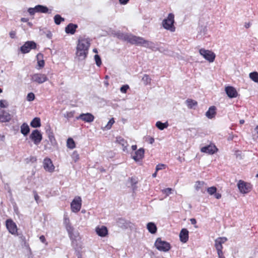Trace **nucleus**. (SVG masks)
Listing matches in <instances>:
<instances>
[{
  "instance_id": "nucleus-55",
  "label": "nucleus",
  "mask_w": 258,
  "mask_h": 258,
  "mask_svg": "<svg viewBox=\"0 0 258 258\" xmlns=\"http://www.w3.org/2000/svg\"><path fill=\"white\" fill-rule=\"evenodd\" d=\"M214 197L217 199H219L221 198V194L220 193L215 192L214 194Z\"/></svg>"
},
{
  "instance_id": "nucleus-16",
  "label": "nucleus",
  "mask_w": 258,
  "mask_h": 258,
  "mask_svg": "<svg viewBox=\"0 0 258 258\" xmlns=\"http://www.w3.org/2000/svg\"><path fill=\"white\" fill-rule=\"evenodd\" d=\"M43 167L45 170L51 172L54 171V166L49 158H45L43 161Z\"/></svg>"
},
{
  "instance_id": "nucleus-9",
  "label": "nucleus",
  "mask_w": 258,
  "mask_h": 258,
  "mask_svg": "<svg viewBox=\"0 0 258 258\" xmlns=\"http://www.w3.org/2000/svg\"><path fill=\"white\" fill-rule=\"evenodd\" d=\"M238 188L241 193L247 194L251 189V185L243 180H240L237 184Z\"/></svg>"
},
{
  "instance_id": "nucleus-6",
  "label": "nucleus",
  "mask_w": 258,
  "mask_h": 258,
  "mask_svg": "<svg viewBox=\"0 0 258 258\" xmlns=\"http://www.w3.org/2000/svg\"><path fill=\"white\" fill-rule=\"evenodd\" d=\"M30 77L32 82L39 84H42L48 80L46 75L44 74L35 73L31 75Z\"/></svg>"
},
{
  "instance_id": "nucleus-48",
  "label": "nucleus",
  "mask_w": 258,
  "mask_h": 258,
  "mask_svg": "<svg viewBox=\"0 0 258 258\" xmlns=\"http://www.w3.org/2000/svg\"><path fill=\"white\" fill-rule=\"evenodd\" d=\"M28 12L30 15H33L35 13H36V10L35 9V7L30 8L28 9Z\"/></svg>"
},
{
  "instance_id": "nucleus-38",
  "label": "nucleus",
  "mask_w": 258,
  "mask_h": 258,
  "mask_svg": "<svg viewBox=\"0 0 258 258\" xmlns=\"http://www.w3.org/2000/svg\"><path fill=\"white\" fill-rule=\"evenodd\" d=\"M94 59L95 60V62L96 65L98 67H100L102 64V61L99 55L96 54L94 56Z\"/></svg>"
},
{
  "instance_id": "nucleus-27",
  "label": "nucleus",
  "mask_w": 258,
  "mask_h": 258,
  "mask_svg": "<svg viewBox=\"0 0 258 258\" xmlns=\"http://www.w3.org/2000/svg\"><path fill=\"white\" fill-rule=\"evenodd\" d=\"M35 9L36 10V12L37 13H50V12H48V9L46 6H44L42 5H37L35 7Z\"/></svg>"
},
{
  "instance_id": "nucleus-22",
  "label": "nucleus",
  "mask_w": 258,
  "mask_h": 258,
  "mask_svg": "<svg viewBox=\"0 0 258 258\" xmlns=\"http://www.w3.org/2000/svg\"><path fill=\"white\" fill-rule=\"evenodd\" d=\"M78 28V25L73 23H70L65 28V31L68 34H74L76 29Z\"/></svg>"
},
{
  "instance_id": "nucleus-14",
  "label": "nucleus",
  "mask_w": 258,
  "mask_h": 258,
  "mask_svg": "<svg viewBox=\"0 0 258 258\" xmlns=\"http://www.w3.org/2000/svg\"><path fill=\"white\" fill-rule=\"evenodd\" d=\"M46 133L49 139V141L50 142L51 145L52 146H55L57 145V142L55 140L54 136L53 135V132L50 126L48 125L46 128Z\"/></svg>"
},
{
  "instance_id": "nucleus-52",
  "label": "nucleus",
  "mask_w": 258,
  "mask_h": 258,
  "mask_svg": "<svg viewBox=\"0 0 258 258\" xmlns=\"http://www.w3.org/2000/svg\"><path fill=\"white\" fill-rule=\"evenodd\" d=\"M39 239H40V240L42 243H45L46 244H47V243L46 242V239H45V236L44 235L40 236L39 237Z\"/></svg>"
},
{
  "instance_id": "nucleus-24",
  "label": "nucleus",
  "mask_w": 258,
  "mask_h": 258,
  "mask_svg": "<svg viewBox=\"0 0 258 258\" xmlns=\"http://www.w3.org/2000/svg\"><path fill=\"white\" fill-rule=\"evenodd\" d=\"M216 114V107L214 106H211L206 113V116L210 119L214 117Z\"/></svg>"
},
{
  "instance_id": "nucleus-1",
  "label": "nucleus",
  "mask_w": 258,
  "mask_h": 258,
  "mask_svg": "<svg viewBox=\"0 0 258 258\" xmlns=\"http://www.w3.org/2000/svg\"><path fill=\"white\" fill-rule=\"evenodd\" d=\"M118 37L132 44L141 45L155 50V44L152 41L146 40L143 37L136 36L131 34L120 33Z\"/></svg>"
},
{
  "instance_id": "nucleus-62",
  "label": "nucleus",
  "mask_w": 258,
  "mask_h": 258,
  "mask_svg": "<svg viewBox=\"0 0 258 258\" xmlns=\"http://www.w3.org/2000/svg\"><path fill=\"white\" fill-rule=\"evenodd\" d=\"M137 146L136 145H133L132 146V149L133 151H135L137 150Z\"/></svg>"
},
{
  "instance_id": "nucleus-54",
  "label": "nucleus",
  "mask_w": 258,
  "mask_h": 258,
  "mask_svg": "<svg viewBox=\"0 0 258 258\" xmlns=\"http://www.w3.org/2000/svg\"><path fill=\"white\" fill-rule=\"evenodd\" d=\"M16 32L14 31H11L10 32V36L11 37V38H14L15 37V35H16Z\"/></svg>"
},
{
  "instance_id": "nucleus-17",
  "label": "nucleus",
  "mask_w": 258,
  "mask_h": 258,
  "mask_svg": "<svg viewBox=\"0 0 258 258\" xmlns=\"http://www.w3.org/2000/svg\"><path fill=\"white\" fill-rule=\"evenodd\" d=\"M12 118L11 115L7 111L2 110L0 111V122H6L9 121Z\"/></svg>"
},
{
  "instance_id": "nucleus-8",
  "label": "nucleus",
  "mask_w": 258,
  "mask_h": 258,
  "mask_svg": "<svg viewBox=\"0 0 258 258\" xmlns=\"http://www.w3.org/2000/svg\"><path fill=\"white\" fill-rule=\"evenodd\" d=\"M29 138L33 141L35 145H38L42 140V135L39 130H34L30 135Z\"/></svg>"
},
{
  "instance_id": "nucleus-11",
  "label": "nucleus",
  "mask_w": 258,
  "mask_h": 258,
  "mask_svg": "<svg viewBox=\"0 0 258 258\" xmlns=\"http://www.w3.org/2000/svg\"><path fill=\"white\" fill-rule=\"evenodd\" d=\"M36 48V43L32 41H28L25 43L20 48V50L23 53L29 52L31 49Z\"/></svg>"
},
{
  "instance_id": "nucleus-19",
  "label": "nucleus",
  "mask_w": 258,
  "mask_h": 258,
  "mask_svg": "<svg viewBox=\"0 0 258 258\" xmlns=\"http://www.w3.org/2000/svg\"><path fill=\"white\" fill-rule=\"evenodd\" d=\"M225 92L229 98H235L237 96V92L235 89L231 86L225 88Z\"/></svg>"
},
{
  "instance_id": "nucleus-28",
  "label": "nucleus",
  "mask_w": 258,
  "mask_h": 258,
  "mask_svg": "<svg viewBox=\"0 0 258 258\" xmlns=\"http://www.w3.org/2000/svg\"><path fill=\"white\" fill-rule=\"evenodd\" d=\"M30 125L34 127L37 128L41 126V121L39 117H35L30 122Z\"/></svg>"
},
{
  "instance_id": "nucleus-36",
  "label": "nucleus",
  "mask_w": 258,
  "mask_h": 258,
  "mask_svg": "<svg viewBox=\"0 0 258 258\" xmlns=\"http://www.w3.org/2000/svg\"><path fill=\"white\" fill-rule=\"evenodd\" d=\"M142 81H143L144 84L147 85L150 83L151 79L148 75L145 74L142 78Z\"/></svg>"
},
{
  "instance_id": "nucleus-41",
  "label": "nucleus",
  "mask_w": 258,
  "mask_h": 258,
  "mask_svg": "<svg viewBox=\"0 0 258 258\" xmlns=\"http://www.w3.org/2000/svg\"><path fill=\"white\" fill-rule=\"evenodd\" d=\"M172 189L171 188H167L162 190V192L166 195V196H168L170 194H171V191Z\"/></svg>"
},
{
  "instance_id": "nucleus-44",
  "label": "nucleus",
  "mask_w": 258,
  "mask_h": 258,
  "mask_svg": "<svg viewBox=\"0 0 258 258\" xmlns=\"http://www.w3.org/2000/svg\"><path fill=\"white\" fill-rule=\"evenodd\" d=\"M35 99V95L33 93H29L27 96V100L29 101H32Z\"/></svg>"
},
{
  "instance_id": "nucleus-5",
  "label": "nucleus",
  "mask_w": 258,
  "mask_h": 258,
  "mask_svg": "<svg viewBox=\"0 0 258 258\" xmlns=\"http://www.w3.org/2000/svg\"><path fill=\"white\" fill-rule=\"evenodd\" d=\"M155 246L158 250L164 252L168 251L170 249V244L166 241H162L159 238L156 240Z\"/></svg>"
},
{
  "instance_id": "nucleus-63",
  "label": "nucleus",
  "mask_w": 258,
  "mask_h": 258,
  "mask_svg": "<svg viewBox=\"0 0 258 258\" xmlns=\"http://www.w3.org/2000/svg\"><path fill=\"white\" fill-rule=\"evenodd\" d=\"M157 172L156 171H155V172H154L153 174H152V177L155 178L157 176Z\"/></svg>"
},
{
  "instance_id": "nucleus-45",
  "label": "nucleus",
  "mask_w": 258,
  "mask_h": 258,
  "mask_svg": "<svg viewBox=\"0 0 258 258\" xmlns=\"http://www.w3.org/2000/svg\"><path fill=\"white\" fill-rule=\"evenodd\" d=\"M8 106V104L6 100H0V107L1 108H6Z\"/></svg>"
},
{
  "instance_id": "nucleus-7",
  "label": "nucleus",
  "mask_w": 258,
  "mask_h": 258,
  "mask_svg": "<svg viewBox=\"0 0 258 258\" xmlns=\"http://www.w3.org/2000/svg\"><path fill=\"white\" fill-rule=\"evenodd\" d=\"M199 53L205 59L208 60L210 62H212L215 60L216 55L213 52L210 50L201 48L199 50Z\"/></svg>"
},
{
  "instance_id": "nucleus-23",
  "label": "nucleus",
  "mask_w": 258,
  "mask_h": 258,
  "mask_svg": "<svg viewBox=\"0 0 258 258\" xmlns=\"http://www.w3.org/2000/svg\"><path fill=\"white\" fill-rule=\"evenodd\" d=\"M96 232L99 236L101 237L105 236L108 233L107 229L104 226H102L101 227H97L96 228Z\"/></svg>"
},
{
  "instance_id": "nucleus-43",
  "label": "nucleus",
  "mask_w": 258,
  "mask_h": 258,
  "mask_svg": "<svg viewBox=\"0 0 258 258\" xmlns=\"http://www.w3.org/2000/svg\"><path fill=\"white\" fill-rule=\"evenodd\" d=\"M128 89L129 86L128 85H124L120 87V91L122 93H125Z\"/></svg>"
},
{
  "instance_id": "nucleus-60",
  "label": "nucleus",
  "mask_w": 258,
  "mask_h": 258,
  "mask_svg": "<svg viewBox=\"0 0 258 258\" xmlns=\"http://www.w3.org/2000/svg\"><path fill=\"white\" fill-rule=\"evenodd\" d=\"M98 169L101 172H105L106 171L105 169L103 167H102L99 168Z\"/></svg>"
},
{
  "instance_id": "nucleus-35",
  "label": "nucleus",
  "mask_w": 258,
  "mask_h": 258,
  "mask_svg": "<svg viewBox=\"0 0 258 258\" xmlns=\"http://www.w3.org/2000/svg\"><path fill=\"white\" fill-rule=\"evenodd\" d=\"M205 182L204 181H198L196 182L195 184V189L197 190H199L202 189V187L204 185Z\"/></svg>"
},
{
  "instance_id": "nucleus-21",
  "label": "nucleus",
  "mask_w": 258,
  "mask_h": 258,
  "mask_svg": "<svg viewBox=\"0 0 258 258\" xmlns=\"http://www.w3.org/2000/svg\"><path fill=\"white\" fill-rule=\"evenodd\" d=\"M116 142L119 144L121 145L122 147V150L124 152H127V146L128 144L127 142L122 137H116Z\"/></svg>"
},
{
  "instance_id": "nucleus-57",
  "label": "nucleus",
  "mask_w": 258,
  "mask_h": 258,
  "mask_svg": "<svg viewBox=\"0 0 258 258\" xmlns=\"http://www.w3.org/2000/svg\"><path fill=\"white\" fill-rule=\"evenodd\" d=\"M190 221L192 224H196L197 223L196 220L194 218L190 219Z\"/></svg>"
},
{
  "instance_id": "nucleus-56",
  "label": "nucleus",
  "mask_w": 258,
  "mask_h": 258,
  "mask_svg": "<svg viewBox=\"0 0 258 258\" xmlns=\"http://www.w3.org/2000/svg\"><path fill=\"white\" fill-rule=\"evenodd\" d=\"M129 0H119V2L121 4H126Z\"/></svg>"
},
{
  "instance_id": "nucleus-53",
  "label": "nucleus",
  "mask_w": 258,
  "mask_h": 258,
  "mask_svg": "<svg viewBox=\"0 0 258 258\" xmlns=\"http://www.w3.org/2000/svg\"><path fill=\"white\" fill-rule=\"evenodd\" d=\"M164 164H158L156 167V170L157 172L158 170L162 169V167L164 166Z\"/></svg>"
},
{
  "instance_id": "nucleus-33",
  "label": "nucleus",
  "mask_w": 258,
  "mask_h": 258,
  "mask_svg": "<svg viewBox=\"0 0 258 258\" xmlns=\"http://www.w3.org/2000/svg\"><path fill=\"white\" fill-rule=\"evenodd\" d=\"M54 20L56 25H59L61 22L64 21V19L62 18L60 15L57 14L54 17Z\"/></svg>"
},
{
  "instance_id": "nucleus-13",
  "label": "nucleus",
  "mask_w": 258,
  "mask_h": 258,
  "mask_svg": "<svg viewBox=\"0 0 258 258\" xmlns=\"http://www.w3.org/2000/svg\"><path fill=\"white\" fill-rule=\"evenodd\" d=\"M218 150L216 146L214 144H210L209 145L202 147L201 149V151L203 153H206L212 155L215 153Z\"/></svg>"
},
{
  "instance_id": "nucleus-3",
  "label": "nucleus",
  "mask_w": 258,
  "mask_h": 258,
  "mask_svg": "<svg viewBox=\"0 0 258 258\" xmlns=\"http://www.w3.org/2000/svg\"><path fill=\"white\" fill-rule=\"evenodd\" d=\"M174 23V15L173 13H169L166 18L162 21V24L164 29L171 32L175 31Z\"/></svg>"
},
{
  "instance_id": "nucleus-29",
  "label": "nucleus",
  "mask_w": 258,
  "mask_h": 258,
  "mask_svg": "<svg viewBox=\"0 0 258 258\" xmlns=\"http://www.w3.org/2000/svg\"><path fill=\"white\" fill-rule=\"evenodd\" d=\"M185 103L187 105V106L189 109L193 108L195 106H196L198 105V102L191 99H187L185 101Z\"/></svg>"
},
{
  "instance_id": "nucleus-58",
  "label": "nucleus",
  "mask_w": 258,
  "mask_h": 258,
  "mask_svg": "<svg viewBox=\"0 0 258 258\" xmlns=\"http://www.w3.org/2000/svg\"><path fill=\"white\" fill-rule=\"evenodd\" d=\"M29 19L26 18H22L21 21L23 22H27Z\"/></svg>"
},
{
  "instance_id": "nucleus-59",
  "label": "nucleus",
  "mask_w": 258,
  "mask_h": 258,
  "mask_svg": "<svg viewBox=\"0 0 258 258\" xmlns=\"http://www.w3.org/2000/svg\"><path fill=\"white\" fill-rule=\"evenodd\" d=\"M149 142L150 144H152L154 142V139L153 138H150Z\"/></svg>"
},
{
  "instance_id": "nucleus-10",
  "label": "nucleus",
  "mask_w": 258,
  "mask_h": 258,
  "mask_svg": "<svg viewBox=\"0 0 258 258\" xmlns=\"http://www.w3.org/2000/svg\"><path fill=\"white\" fill-rule=\"evenodd\" d=\"M82 205V200L80 197H76L71 203V207L72 211L73 212L77 213L79 212Z\"/></svg>"
},
{
  "instance_id": "nucleus-34",
  "label": "nucleus",
  "mask_w": 258,
  "mask_h": 258,
  "mask_svg": "<svg viewBox=\"0 0 258 258\" xmlns=\"http://www.w3.org/2000/svg\"><path fill=\"white\" fill-rule=\"evenodd\" d=\"M67 147L68 148L73 149L75 148V143L74 141L72 138H69L67 140Z\"/></svg>"
},
{
  "instance_id": "nucleus-15",
  "label": "nucleus",
  "mask_w": 258,
  "mask_h": 258,
  "mask_svg": "<svg viewBox=\"0 0 258 258\" xmlns=\"http://www.w3.org/2000/svg\"><path fill=\"white\" fill-rule=\"evenodd\" d=\"M77 119H81L85 122H91L94 120V117L90 113H82L78 117H77Z\"/></svg>"
},
{
  "instance_id": "nucleus-25",
  "label": "nucleus",
  "mask_w": 258,
  "mask_h": 258,
  "mask_svg": "<svg viewBox=\"0 0 258 258\" xmlns=\"http://www.w3.org/2000/svg\"><path fill=\"white\" fill-rule=\"evenodd\" d=\"M20 130L21 134H23L24 136H26L30 132L29 126L28 124L25 122L21 125Z\"/></svg>"
},
{
  "instance_id": "nucleus-40",
  "label": "nucleus",
  "mask_w": 258,
  "mask_h": 258,
  "mask_svg": "<svg viewBox=\"0 0 258 258\" xmlns=\"http://www.w3.org/2000/svg\"><path fill=\"white\" fill-rule=\"evenodd\" d=\"M114 123V120L113 118H111L109 121L108 122L107 125L105 126V128L106 130H109L111 128L112 124Z\"/></svg>"
},
{
  "instance_id": "nucleus-32",
  "label": "nucleus",
  "mask_w": 258,
  "mask_h": 258,
  "mask_svg": "<svg viewBox=\"0 0 258 258\" xmlns=\"http://www.w3.org/2000/svg\"><path fill=\"white\" fill-rule=\"evenodd\" d=\"M249 78L254 82L258 83V73L254 72L249 75Z\"/></svg>"
},
{
  "instance_id": "nucleus-20",
  "label": "nucleus",
  "mask_w": 258,
  "mask_h": 258,
  "mask_svg": "<svg viewBox=\"0 0 258 258\" xmlns=\"http://www.w3.org/2000/svg\"><path fill=\"white\" fill-rule=\"evenodd\" d=\"M179 238L180 241L183 243H185L188 239V231L186 229H182L179 233Z\"/></svg>"
},
{
  "instance_id": "nucleus-30",
  "label": "nucleus",
  "mask_w": 258,
  "mask_h": 258,
  "mask_svg": "<svg viewBox=\"0 0 258 258\" xmlns=\"http://www.w3.org/2000/svg\"><path fill=\"white\" fill-rule=\"evenodd\" d=\"M168 125L169 124L167 121H166L164 123H162L160 121H158L156 123V126L160 130H163L164 129L167 128Z\"/></svg>"
},
{
  "instance_id": "nucleus-12",
  "label": "nucleus",
  "mask_w": 258,
  "mask_h": 258,
  "mask_svg": "<svg viewBox=\"0 0 258 258\" xmlns=\"http://www.w3.org/2000/svg\"><path fill=\"white\" fill-rule=\"evenodd\" d=\"M6 227L9 232L12 234H15L17 233V227L16 224L11 219H8L6 222Z\"/></svg>"
},
{
  "instance_id": "nucleus-37",
  "label": "nucleus",
  "mask_w": 258,
  "mask_h": 258,
  "mask_svg": "<svg viewBox=\"0 0 258 258\" xmlns=\"http://www.w3.org/2000/svg\"><path fill=\"white\" fill-rule=\"evenodd\" d=\"M217 191V188L215 186H211L207 188V192L210 195H213Z\"/></svg>"
},
{
  "instance_id": "nucleus-4",
  "label": "nucleus",
  "mask_w": 258,
  "mask_h": 258,
  "mask_svg": "<svg viewBox=\"0 0 258 258\" xmlns=\"http://www.w3.org/2000/svg\"><path fill=\"white\" fill-rule=\"evenodd\" d=\"M227 240V239L226 237H219L217 238L215 241V246L217 250L219 258H225L222 251V244L224 243Z\"/></svg>"
},
{
  "instance_id": "nucleus-42",
  "label": "nucleus",
  "mask_w": 258,
  "mask_h": 258,
  "mask_svg": "<svg viewBox=\"0 0 258 258\" xmlns=\"http://www.w3.org/2000/svg\"><path fill=\"white\" fill-rule=\"evenodd\" d=\"M72 157L75 162H77L79 159V155L77 152L74 151L72 155Z\"/></svg>"
},
{
  "instance_id": "nucleus-50",
  "label": "nucleus",
  "mask_w": 258,
  "mask_h": 258,
  "mask_svg": "<svg viewBox=\"0 0 258 258\" xmlns=\"http://www.w3.org/2000/svg\"><path fill=\"white\" fill-rule=\"evenodd\" d=\"M33 194H34V199H35V200L36 201V202H37V203H39V196L38 195L37 192L36 191H33Z\"/></svg>"
},
{
  "instance_id": "nucleus-2",
  "label": "nucleus",
  "mask_w": 258,
  "mask_h": 258,
  "mask_svg": "<svg viewBox=\"0 0 258 258\" xmlns=\"http://www.w3.org/2000/svg\"><path fill=\"white\" fill-rule=\"evenodd\" d=\"M90 46V40L89 38L80 37L79 38L76 53L79 60H84L86 58Z\"/></svg>"
},
{
  "instance_id": "nucleus-39",
  "label": "nucleus",
  "mask_w": 258,
  "mask_h": 258,
  "mask_svg": "<svg viewBox=\"0 0 258 258\" xmlns=\"http://www.w3.org/2000/svg\"><path fill=\"white\" fill-rule=\"evenodd\" d=\"M155 50H153L154 51H156V50H158L159 51H160V52L161 53H163L165 54H168V50H166L165 48H164L163 47H157L155 46Z\"/></svg>"
},
{
  "instance_id": "nucleus-18",
  "label": "nucleus",
  "mask_w": 258,
  "mask_h": 258,
  "mask_svg": "<svg viewBox=\"0 0 258 258\" xmlns=\"http://www.w3.org/2000/svg\"><path fill=\"white\" fill-rule=\"evenodd\" d=\"M144 149L141 148L136 151L135 155L133 156V159L136 162L140 161L144 158Z\"/></svg>"
},
{
  "instance_id": "nucleus-26",
  "label": "nucleus",
  "mask_w": 258,
  "mask_h": 258,
  "mask_svg": "<svg viewBox=\"0 0 258 258\" xmlns=\"http://www.w3.org/2000/svg\"><path fill=\"white\" fill-rule=\"evenodd\" d=\"M147 228L149 232L152 234H154L157 232V227L154 223L149 222L147 225Z\"/></svg>"
},
{
  "instance_id": "nucleus-51",
  "label": "nucleus",
  "mask_w": 258,
  "mask_h": 258,
  "mask_svg": "<svg viewBox=\"0 0 258 258\" xmlns=\"http://www.w3.org/2000/svg\"><path fill=\"white\" fill-rule=\"evenodd\" d=\"M38 66L40 68H43L44 66V61L43 60H38Z\"/></svg>"
},
{
  "instance_id": "nucleus-61",
  "label": "nucleus",
  "mask_w": 258,
  "mask_h": 258,
  "mask_svg": "<svg viewBox=\"0 0 258 258\" xmlns=\"http://www.w3.org/2000/svg\"><path fill=\"white\" fill-rule=\"evenodd\" d=\"M250 25H251V24L250 23H246L245 24V27L246 28H249L250 26Z\"/></svg>"
},
{
  "instance_id": "nucleus-49",
  "label": "nucleus",
  "mask_w": 258,
  "mask_h": 258,
  "mask_svg": "<svg viewBox=\"0 0 258 258\" xmlns=\"http://www.w3.org/2000/svg\"><path fill=\"white\" fill-rule=\"evenodd\" d=\"M255 131H256V133L253 135V139L255 141H258V125L255 128Z\"/></svg>"
},
{
  "instance_id": "nucleus-47",
  "label": "nucleus",
  "mask_w": 258,
  "mask_h": 258,
  "mask_svg": "<svg viewBox=\"0 0 258 258\" xmlns=\"http://www.w3.org/2000/svg\"><path fill=\"white\" fill-rule=\"evenodd\" d=\"M129 180L132 186H135L137 183V180L134 177L130 178Z\"/></svg>"
},
{
  "instance_id": "nucleus-31",
  "label": "nucleus",
  "mask_w": 258,
  "mask_h": 258,
  "mask_svg": "<svg viewBox=\"0 0 258 258\" xmlns=\"http://www.w3.org/2000/svg\"><path fill=\"white\" fill-rule=\"evenodd\" d=\"M65 227L67 232H68L69 237H70L71 239H73L74 236V228L73 227V226H72L71 224L69 225H67V226H65Z\"/></svg>"
},
{
  "instance_id": "nucleus-46",
  "label": "nucleus",
  "mask_w": 258,
  "mask_h": 258,
  "mask_svg": "<svg viewBox=\"0 0 258 258\" xmlns=\"http://www.w3.org/2000/svg\"><path fill=\"white\" fill-rule=\"evenodd\" d=\"M70 219L67 216H64L63 218V224L64 226L70 224Z\"/></svg>"
},
{
  "instance_id": "nucleus-64",
  "label": "nucleus",
  "mask_w": 258,
  "mask_h": 258,
  "mask_svg": "<svg viewBox=\"0 0 258 258\" xmlns=\"http://www.w3.org/2000/svg\"><path fill=\"white\" fill-rule=\"evenodd\" d=\"M239 123L242 124H243L244 123V120L243 119H241L239 121Z\"/></svg>"
}]
</instances>
